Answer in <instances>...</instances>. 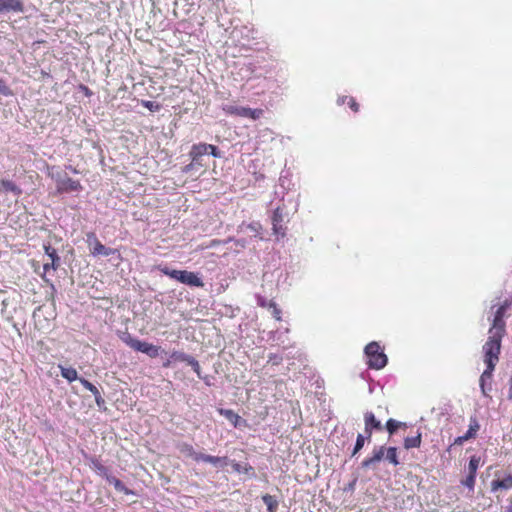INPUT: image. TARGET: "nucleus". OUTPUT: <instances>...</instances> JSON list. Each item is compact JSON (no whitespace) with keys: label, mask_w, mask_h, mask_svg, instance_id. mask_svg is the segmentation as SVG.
Instances as JSON below:
<instances>
[{"label":"nucleus","mask_w":512,"mask_h":512,"mask_svg":"<svg viewBox=\"0 0 512 512\" xmlns=\"http://www.w3.org/2000/svg\"><path fill=\"white\" fill-rule=\"evenodd\" d=\"M489 333L490 336L488 337L487 342L483 346V350L485 353L484 363L488 367L495 368L499 360L501 339L504 334L500 332H492V330H490Z\"/></svg>","instance_id":"obj_1"},{"label":"nucleus","mask_w":512,"mask_h":512,"mask_svg":"<svg viewBox=\"0 0 512 512\" xmlns=\"http://www.w3.org/2000/svg\"><path fill=\"white\" fill-rule=\"evenodd\" d=\"M49 176L56 182L58 192H74L82 189L79 181L73 180L66 173L52 167Z\"/></svg>","instance_id":"obj_2"},{"label":"nucleus","mask_w":512,"mask_h":512,"mask_svg":"<svg viewBox=\"0 0 512 512\" xmlns=\"http://www.w3.org/2000/svg\"><path fill=\"white\" fill-rule=\"evenodd\" d=\"M365 354L368 357V365L373 369H381L387 364V356L380 351L377 342H371L365 347Z\"/></svg>","instance_id":"obj_3"},{"label":"nucleus","mask_w":512,"mask_h":512,"mask_svg":"<svg viewBox=\"0 0 512 512\" xmlns=\"http://www.w3.org/2000/svg\"><path fill=\"white\" fill-rule=\"evenodd\" d=\"M161 271L168 275L169 277L176 279L177 281L195 287H202V280L193 272L185 271V270H170L168 268H163Z\"/></svg>","instance_id":"obj_4"},{"label":"nucleus","mask_w":512,"mask_h":512,"mask_svg":"<svg viewBox=\"0 0 512 512\" xmlns=\"http://www.w3.org/2000/svg\"><path fill=\"white\" fill-rule=\"evenodd\" d=\"M224 110L227 113L235 114L241 117L251 118L253 120L260 118V116L263 114V111L261 109H251L248 107H240L234 105H228L224 107Z\"/></svg>","instance_id":"obj_5"},{"label":"nucleus","mask_w":512,"mask_h":512,"mask_svg":"<svg viewBox=\"0 0 512 512\" xmlns=\"http://www.w3.org/2000/svg\"><path fill=\"white\" fill-rule=\"evenodd\" d=\"M23 12L24 3L22 0H0V14Z\"/></svg>","instance_id":"obj_6"},{"label":"nucleus","mask_w":512,"mask_h":512,"mask_svg":"<svg viewBox=\"0 0 512 512\" xmlns=\"http://www.w3.org/2000/svg\"><path fill=\"white\" fill-rule=\"evenodd\" d=\"M508 306H509V303L507 301H505V303L503 305L498 307V309L495 313V316H494L492 328L490 329V330H492V332H500V333L504 334L505 322L503 321V316H504V313H505L506 309L508 308Z\"/></svg>","instance_id":"obj_7"},{"label":"nucleus","mask_w":512,"mask_h":512,"mask_svg":"<svg viewBox=\"0 0 512 512\" xmlns=\"http://www.w3.org/2000/svg\"><path fill=\"white\" fill-rule=\"evenodd\" d=\"M494 369L495 368L486 366V369L483 371L479 379V385L483 396L489 398V392L491 391V380Z\"/></svg>","instance_id":"obj_8"},{"label":"nucleus","mask_w":512,"mask_h":512,"mask_svg":"<svg viewBox=\"0 0 512 512\" xmlns=\"http://www.w3.org/2000/svg\"><path fill=\"white\" fill-rule=\"evenodd\" d=\"M134 350L140 351L152 358H155L159 355L160 347L139 340Z\"/></svg>","instance_id":"obj_9"},{"label":"nucleus","mask_w":512,"mask_h":512,"mask_svg":"<svg viewBox=\"0 0 512 512\" xmlns=\"http://www.w3.org/2000/svg\"><path fill=\"white\" fill-rule=\"evenodd\" d=\"M385 456V447H380L379 449L373 452L372 457L365 459L362 462V467L367 469L372 467L374 464L380 462Z\"/></svg>","instance_id":"obj_10"},{"label":"nucleus","mask_w":512,"mask_h":512,"mask_svg":"<svg viewBox=\"0 0 512 512\" xmlns=\"http://www.w3.org/2000/svg\"><path fill=\"white\" fill-rule=\"evenodd\" d=\"M365 432L367 434V437H371V428L381 429V423L378 421L374 414L371 412H367L365 414Z\"/></svg>","instance_id":"obj_11"},{"label":"nucleus","mask_w":512,"mask_h":512,"mask_svg":"<svg viewBox=\"0 0 512 512\" xmlns=\"http://www.w3.org/2000/svg\"><path fill=\"white\" fill-rule=\"evenodd\" d=\"M209 146L205 143L193 145L190 151V157L194 162L201 160L202 156L208 153Z\"/></svg>","instance_id":"obj_12"},{"label":"nucleus","mask_w":512,"mask_h":512,"mask_svg":"<svg viewBox=\"0 0 512 512\" xmlns=\"http://www.w3.org/2000/svg\"><path fill=\"white\" fill-rule=\"evenodd\" d=\"M89 245L92 247V254L94 255H110L111 250L101 244L95 237L89 238Z\"/></svg>","instance_id":"obj_13"},{"label":"nucleus","mask_w":512,"mask_h":512,"mask_svg":"<svg viewBox=\"0 0 512 512\" xmlns=\"http://www.w3.org/2000/svg\"><path fill=\"white\" fill-rule=\"evenodd\" d=\"M178 449L185 457H190L195 461H200L198 456H201V453H197L191 445L187 443H180L178 445Z\"/></svg>","instance_id":"obj_14"},{"label":"nucleus","mask_w":512,"mask_h":512,"mask_svg":"<svg viewBox=\"0 0 512 512\" xmlns=\"http://www.w3.org/2000/svg\"><path fill=\"white\" fill-rule=\"evenodd\" d=\"M491 488L493 491H496L498 489H510L512 488V475H508L502 480H494L491 483Z\"/></svg>","instance_id":"obj_15"},{"label":"nucleus","mask_w":512,"mask_h":512,"mask_svg":"<svg viewBox=\"0 0 512 512\" xmlns=\"http://www.w3.org/2000/svg\"><path fill=\"white\" fill-rule=\"evenodd\" d=\"M45 249H46L47 255L51 259V262H47L44 264V270L47 272L50 268L56 269L60 259L57 256L56 251L54 249L51 250L50 247H45Z\"/></svg>","instance_id":"obj_16"},{"label":"nucleus","mask_w":512,"mask_h":512,"mask_svg":"<svg viewBox=\"0 0 512 512\" xmlns=\"http://www.w3.org/2000/svg\"><path fill=\"white\" fill-rule=\"evenodd\" d=\"M198 458H200V461L210 463V464H212L214 466H223V465L226 464V458L225 457L222 458V457L205 455V454L201 453V456H198Z\"/></svg>","instance_id":"obj_17"},{"label":"nucleus","mask_w":512,"mask_h":512,"mask_svg":"<svg viewBox=\"0 0 512 512\" xmlns=\"http://www.w3.org/2000/svg\"><path fill=\"white\" fill-rule=\"evenodd\" d=\"M13 192L16 195H19L21 193V190L11 181L9 180H2L0 182V192Z\"/></svg>","instance_id":"obj_18"},{"label":"nucleus","mask_w":512,"mask_h":512,"mask_svg":"<svg viewBox=\"0 0 512 512\" xmlns=\"http://www.w3.org/2000/svg\"><path fill=\"white\" fill-rule=\"evenodd\" d=\"M283 221V215L279 208H277L274 211L273 217H272V223H273V230L275 234H279L281 230V222Z\"/></svg>","instance_id":"obj_19"},{"label":"nucleus","mask_w":512,"mask_h":512,"mask_svg":"<svg viewBox=\"0 0 512 512\" xmlns=\"http://www.w3.org/2000/svg\"><path fill=\"white\" fill-rule=\"evenodd\" d=\"M61 370V375L65 379H67L69 382H72L78 378L77 371L74 368L71 367H63L59 366Z\"/></svg>","instance_id":"obj_20"},{"label":"nucleus","mask_w":512,"mask_h":512,"mask_svg":"<svg viewBox=\"0 0 512 512\" xmlns=\"http://www.w3.org/2000/svg\"><path fill=\"white\" fill-rule=\"evenodd\" d=\"M421 444V433H417L416 436L407 437L404 440V446L406 449L417 448Z\"/></svg>","instance_id":"obj_21"},{"label":"nucleus","mask_w":512,"mask_h":512,"mask_svg":"<svg viewBox=\"0 0 512 512\" xmlns=\"http://www.w3.org/2000/svg\"><path fill=\"white\" fill-rule=\"evenodd\" d=\"M478 429H479V424L476 421V419H471L469 430L463 437L459 438V441L461 442L463 440H468L469 438L474 437L476 432L478 431Z\"/></svg>","instance_id":"obj_22"},{"label":"nucleus","mask_w":512,"mask_h":512,"mask_svg":"<svg viewBox=\"0 0 512 512\" xmlns=\"http://www.w3.org/2000/svg\"><path fill=\"white\" fill-rule=\"evenodd\" d=\"M263 502L266 504L269 512H275L278 507V501L271 495L266 494L262 497Z\"/></svg>","instance_id":"obj_23"},{"label":"nucleus","mask_w":512,"mask_h":512,"mask_svg":"<svg viewBox=\"0 0 512 512\" xmlns=\"http://www.w3.org/2000/svg\"><path fill=\"white\" fill-rule=\"evenodd\" d=\"M121 339L125 344H127L132 349H135V347L139 341L138 339L134 338L129 333H124L123 336L121 337Z\"/></svg>","instance_id":"obj_24"},{"label":"nucleus","mask_w":512,"mask_h":512,"mask_svg":"<svg viewBox=\"0 0 512 512\" xmlns=\"http://www.w3.org/2000/svg\"><path fill=\"white\" fill-rule=\"evenodd\" d=\"M386 459L390 461L394 465H398V459H397V451L394 447H389L386 450Z\"/></svg>","instance_id":"obj_25"},{"label":"nucleus","mask_w":512,"mask_h":512,"mask_svg":"<svg viewBox=\"0 0 512 512\" xmlns=\"http://www.w3.org/2000/svg\"><path fill=\"white\" fill-rule=\"evenodd\" d=\"M402 425H405L404 423H401L399 421H396L394 419H389L386 423V428L390 434H393L399 427Z\"/></svg>","instance_id":"obj_26"},{"label":"nucleus","mask_w":512,"mask_h":512,"mask_svg":"<svg viewBox=\"0 0 512 512\" xmlns=\"http://www.w3.org/2000/svg\"><path fill=\"white\" fill-rule=\"evenodd\" d=\"M479 465H480V457L472 456L469 461V466H468L469 473L476 474V471H477Z\"/></svg>","instance_id":"obj_27"},{"label":"nucleus","mask_w":512,"mask_h":512,"mask_svg":"<svg viewBox=\"0 0 512 512\" xmlns=\"http://www.w3.org/2000/svg\"><path fill=\"white\" fill-rule=\"evenodd\" d=\"M222 414L225 415V417L232 422L235 426H237L238 421L240 420V417L235 414L232 410H222Z\"/></svg>","instance_id":"obj_28"},{"label":"nucleus","mask_w":512,"mask_h":512,"mask_svg":"<svg viewBox=\"0 0 512 512\" xmlns=\"http://www.w3.org/2000/svg\"><path fill=\"white\" fill-rule=\"evenodd\" d=\"M365 437L362 434H358L356 444L352 452V456L356 455L364 446Z\"/></svg>","instance_id":"obj_29"},{"label":"nucleus","mask_w":512,"mask_h":512,"mask_svg":"<svg viewBox=\"0 0 512 512\" xmlns=\"http://www.w3.org/2000/svg\"><path fill=\"white\" fill-rule=\"evenodd\" d=\"M80 382L81 384L86 388L88 389L90 392L93 393V395L95 393H97L99 390L96 388V386H94L92 383H90L89 381L85 380V379H80Z\"/></svg>","instance_id":"obj_30"},{"label":"nucleus","mask_w":512,"mask_h":512,"mask_svg":"<svg viewBox=\"0 0 512 512\" xmlns=\"http://www.w3.org/2000/svg\"><path fill=\"white\" fill-rule=\"evenodd\" d=\"M475 475L476 474L469 473V475L466 477V479L462 481L463 485L472 489L474 487V483H475Z\"/></svg>","instance_id":"obj_31"},{"label":"nucleus","mask_w":512,"mask_h":512,"mask_svg":"<svg viewBox=\"0 0 512 512\" xmlns=\"http://www.w3.org/2000/svg\"><path fill=\"white\" fill-rule=\"evenodd\" d=\"M187 362L193 368V370L199 375L200 374V365H199L198 361H196L192 357H188Z\"/></svg>","instance_id":"obj_32"},{"label":"nucleus","mask_w":512,"mask_h":512,"mask_svg":"<svg viewBox=\"0 0 512 512\" xmlns=\"http://www.w3.org/2000/svg\"><path fill=\"white\" fill-rule=\"evenodd\" d=\"M111 482L114 484V486L117 490L123 491L125 493L129 492L128 489L125 488V486L123 485V483L120 480L113 478V480Z\"/></svg>","instance_id":"obj_33"},{"label":"nucleus","mask_w":512,"mask_h":512,"mask_svg":"<svg viewBox=\"0 0 512 512\" xmlns=\"http://www.w3.org/2000/svg\"><path fill=\"white\" fill-rule=\"evenodd\" d=\"M207 146H209L208 153H210L212 156H214V157L221 156L216 146L211 145V144H207Z\"/></svg>","instance_id":"obj_34"},{"label":"nucleus","mask_w":512,"mask_h":512,"mask_svg":"<svg viewBox=\"0 0 512 512\" xmlns=\"http://www.w3.org/2000/svg\"><path fill=\"white\" fill-rule=\"evenodd\" d=\"M269 307L273 308V315L274 317L279 320L280 319V310L276 307L274 302H269Z\"/></svg>","instance_id":"obj_35"},{"label":"nucleus","mask_w":512,"mask_h":512,"mask_svg":"<svg viewBox=\"0 0 512 512\" xmlns=\"http://www.w3.org/2000/svg\"><path fill=\"white\" fill-rule=\"evenodd\" d=\"M94 396H95V401H96L98 406H101L102 404H104V399L100 395L99 391L97 393H95Z\"/></svg>","instance_id":"obj_36"},{"label":"nucleus","mask_w":512,"mask_h":512,"mask_svg":"<svg viewBox=\"0 0 512 512\" xmlns=\"http://www.w3.org/2000/svg\"><path fill=\"white\" fill-rule=\"evenodd\" d=\"M349 104L354 111H358V104L354 101V99L351 98L349 100Z\"/></svg>","instance_id":"obj_37"},{"label":"nucleus","mask_w":512,"mask_h":512,"mask_svg":"<svg viewBox=\"0 0 512 512\" xmlns=\"http://www.w3.org/2000/svg\"><path fill=\"white\" fill-rule=\"evenodd\" d=\"M508 399L512 400V376L509 379Z\"/></svg>","instance_id":"obj_38"},{"label":"nucleus","mask_w":512,"mask_h":512,"mask_svg":"<svg viewBox=\"0 0 512 512\" xmlns=\"http://www.w3.org/2000/svg\"><path fill=\"white\" fill-rule=\"evenodd\" d=\"M191 163H192L193 167H196V166L203 167L204 166V164L202 163V159L198 160L197 162H194L192 160Z\"/></svg>","instance_id":"obj_39"},{"label":"nucleus","mask_w":512,"mask_h":512,"mask_svg":"<svg viewBox=\"0 0 512 512\" xmlns=\"http://www.w3.org/2000/svg\"><path fill=\"white\" fill-rule=\"evenodd\" d=\"M259 224H251L248 226V228L254 232L257 231Z\"/></svg>","instance_id":"obj_40"},{"label":"nucleus","mask_w":512,"mask_h":512,"mask_svg":"<svg viewBox=\"0 0 512 512\" xmlns=\"http://www.w3.org/2000/svg\"><path fill=\"white\" fill-rule=\"evenodd\" d=\"M193 168H194V167H193L192 163H190V164H188L187 166H185L184 171H185V172H189V171H190V170H192Z\"/></svg>","instance_id":"obj_41"},{"label":"nucleus","mask_w":512,"mask_h":512,"mask_svg":"<svg viewBox=\"0 0 512 512\" xmlns=\"http://www.w3.org/2000/svg\"><path fill=\"white\" fill-rule=\"evenodd\" d=\"M4 87L5 86H4L3 82L0 80V92L3 90Z\"/></svg>","instance_id":"obj_42"},{"label":"nucleus","mask_w":512,"mask_h":512,"mask_svg":"<svg viewBox=\"0 0 512 512\" xmlns=\"http://www.w3.org/2000/svg\"><path fill=\"white\" fill-rule=\"evenodd\" d=\"M259 303H260V305H261V306H263V307H265V305H266V302H265V301H262V300H260V302H259Z\"/></svg>","instance_id":"obj_43"},{"label":"nucleus","mask_w":512,"mask_h":512,"mask_svg":"<svg viewBox=\"0 0 512 512\" xmlns=\"http://www.w3.org/2000/svg\"><path fill=\"white\" fill-rule=\"evenodd\" d=\"M239 464H235V469L238 470Z\"/></svg>","instance_id":"obj_44"}]
</instances>
